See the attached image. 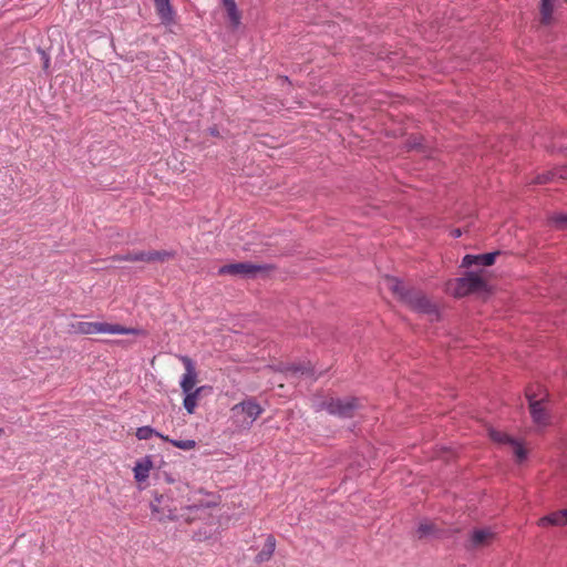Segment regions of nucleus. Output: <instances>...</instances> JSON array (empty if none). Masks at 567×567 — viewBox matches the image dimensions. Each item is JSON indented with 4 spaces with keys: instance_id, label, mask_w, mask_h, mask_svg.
I'll list each match as a JSON object with an SVG mask.
<instances>
[{
    "instance_id": "f257e3e1",
    "label": "nucleus",
    "mask_w": 567,
    "mask_h": 567,
    "mask_svg": "<svg viewBox=\"0 0 567 567\" xmlns=\"http://www.w3.org/2000/svg\"><path fill=\"white\" fill-rule=\"evenodd\" d=\"M204 507L203 503L193 502L190 497L186 501L184 497L179 501H173L167 495L156 497L151 504L152 512L158 515V519H184L190 522L194 514Z\"/></svg>"
},
{
    "instance_id": "f03ea898",
    "label": "nucleus",
    "mask_w": 567,
    "mask_h": 567,
    "mask_svg": "<svg viewBox=\"0 0 567 567\" xmlns=\"http://www.w3.org/2000/svg\"><path fill=\"white\" fill-rule=\"evenodd\" d=\"M71 329L75 333L81 334H96V333H109V334H140L142 330L136 328H126L121 324H113L107 322H89V321H76L71 324Z\"/></svg>"
},
{
    "instance_id": "7ed1b4c3",
    "label": "nucleus",
    "mask_w": 567,
    "mask_h": 567,
    "mask_svg": "<svg viewBox=\"0 0 567 567\" xmlns=\"http://www.w3.org/2000/svg\"><path fill=\"white\" fill-rule=\"evenodd\" d=\"M486 289V281L480 272L470 271L464 277L450 280L446 284V290L454 297L461 298L472 292Z\"/></svg>"
},
{
    "instance_id": "20e7f679",
    "label": "nucleus",
    "mask_w": 567,
    "mask_h": 567,
    "mask_svg": "<svg viewBox=\"0 0 567 567\" xmlns=\"http://www.w3.org/2000/svg\"><path fill=\"white\" fill-rule=\"evenodd\" d=\"M404 303L419 313L427 315L431 320L439 319L436 303L431 301L421 290L411 288L410 292L405 295Z\"/></svg>"
},
{
    "instance_id": "39448f33",
    "label": "nucleus",
    "mask_w": 567,
    "mask_h": 567,
    "mask_svg": "<svg viewBox=\"0 0 567 567\" xmlns=\"http://www.w3.org/2000/svg\"><path fill=\"white\" fill-rule=\"evenodd\" d=\"M359 406L360 403L358 399L354 398H331L322 403L323 409H326L330 414L339 417H352Z\"/></svg>"
},
{
    "instance_id": "423d86ee",
    "label": "nucleus",
    "mask_w": 567,
    "mask_h": 567,
    "mask_svg": "<svg viewBox=\"0 0 567 567\" xmlns=\"http://www.w3.org/2000/svg\"><path fill=\"white\" fill-rule=\"evenodd\" d=\"M267 270V266L252 262L228 264L219 268V275H229L234 277L252 278L257 274Z\"/></svg>"
},
{
    "instance_id": "0eeeda50",
    "label": "nucleus",
    "mask_w": 567,
    "mask_h": 567,
    "mask_svg": "<svg viewBox=\"0 0 567 567\" xmlns=\"http://www.w3.org/2000/svg\"><path fill=\"white\" fill-rule=\"evenodd\" d=\"M488 435L491 440L496 443L511 445L518 463H522L527 458L526 449L517 440L513 439L508 434L494 429H489Z\"/></svg>"
},
{
    "instance_id": "6e6552de",
    "label": "nucleus",
    "mask_w": 567,
    "mask_h": 567,
    "mask_svg": "<svg viewBox=\"0 0 567 567\" xmlns=\"http://www.w3.org/2000/svg\"><path fill=\"white\" fill-rule=\"evenodd\" d=\"M231 411L237 417L243 414V423L250 425L262 413L264 410L254 400H247L234 405Z\"/></svg>"
},
{
    "instance_id": "1a4fd4ad",
    "label": "nucleus",
    "mask_w": 567,
    "mask_h": 567,
    "mask_svg": "<svg viewBox=\"0 0 567 567\" xmlns=\"http://www.w3.org/2000/svg\"><path fill=\"white\" fill-rule=\"evenodd\" d=\"M526 396L529 401L530 415L534 423L540 426H545L549 423V416L543 406V399L535 400V394L530 390L526 391Z\"/></svg>"
},
{
    "instance_id": "9d476101",
    "label": "nucleus",
    "mask_w": 567,
    "mask_h": 567,
    "mask_svg": "<svg viewBox=\"0 0 567 567\" xmlns=\"http://www.w3.org/2000/svg\"><path fill=\"white\" fill-rule=\"evenodd\" d=\"M179 359L183 362L184 368H185V373L183 374L179 384H181L183 392H188V391L194 390V386L197 381V372L195 369V364L190 358H188L186 355H182Z\"/></svg>"
},
{
    "instance_id": "9b49d317",
    "label": "nucleus",
    "mask_w": 567,
    "mask_h": 567,
    "mask_svg": "<svg viewBox=\"0 0 567 567\" xmlns=\"http://www.w3.org/2000/svg\"><path fill=\"white\" fill-rule=\"evenodd\" d=\"M495 537L491 528L474 529L470 537V548H480L487 546Z\"/></svg>"
},
{
    "instance_id": "f8f14e48",
    "label": "nucleus",
    "mask_w": 567,
    "mask_h": 567,
    "mask_svg": "<svg viewBox=\"0 0 567 567\" xmlns=\"http://www.w3.org/2000/svg\"><path fill=\"white\" fill-rule=\"evenodd\" d=\"M498 251L483 254V255H466L462 260L463 267H471L473 265L491 266L495 262Z\"/></svg>"
},
{
    "instance_id": "ddd939ff",
    "label": "nucleus",
    "mask_w": 567,
    "mask_h": 567,
    "mask_svg": "<svg viewBox=\"0 0 567 567\" xmlns=\"http://www.w3.org/2000/svg\"><path fill=\"white\" fill-rule=\"evenodd\" d=\"M548 525L553 526H565L567 525V508L554 512L549 515L542 517L538 520V526L545 527Z\"/></svg>"
},
{
    "instance_id": "4468645a",
    "label": "nucleus",
    "mask_w": 567,
    "mask_h": 567,
    "mask_svg": "<svg viewBox=\"0 0 567 567\" xmlns=\"http://www.w3.org/2000/svg\"><path fill=\"white\" fill-rule=\"evenodd\" d=\"M416 536L420 539L423 538H437L440 537V529L436 525L427 519L421 520L416 529Z\"/></svg>"
},
{
    "instance_id": "2eb2a0df",
    "label": "nucleus",
    "mask_w": 567,
    "mask_h": 567,
    "mask_svg": "<svg viewBox=\"0 0 567 567\" xmlns=\"http://www.w3.org/2000/svg\"><path fill=\"white\" fill-rule=\"evenodd\" d=\"M384 286L396 295L403 302L405 301V295L410 292V289H405L403 284L395 277L386 276L383 280Z\"/></svg>"
},
{
    "instance_id": "dca6fc26",
    "label": "nucleus",
    "mask_w": 567,
    "mask_h": 567,
    "mask_svg": "<svg viewBox=\"0 0 567 567\" xmlns=\"http://www.w3.org/2000/svg\"><path fill=\"white\" fill-rule=\"evenodd\" d=\"M276 548V539L274 536L269 535L265 542V545L262 549L257 554L256 556V563L262 564L265 561H268Z\"/></svg>"
},
{
    "instance_id": "f3484780",
    "label": "nucleus",
    "mask_w": 567,
    "mask_h": 567,
    "mask_svg": "<svg viewBox=\"0 0 567 567\" xmlns=\"http://www.w3.org/2000/svg\"><path fill=\"white\" fill-rule=\"evenodd\" d=\"M205 386H200V388H197L195 390H192V391H188V392H184L185 393V398H184V408L185 410L189 413V414H193L195 412V409H196V405H197V400L202 393V391H204Z\"/></svg>"
},
{
    "instance_id": "a211bd4d",
    "label": "nucleus",
    "mask_w": 567,
    "mask_h": 567,
    "mask_svg": "<svg viewBox=\"0 0 567 567\" xmlns=\"http://www.w3.org/2000/svg\"><path fill=\"white\" fill-rule=\"evenodd\" d=\"M152 468V461L148 457L136 463L134 466V477L138 482H143L148 477L150 471Z\"/></svg>"
},
{
    "instance_id": "6ab92c4d",
    "label": "nucleus",
    "mask_w": 567,
    "mask_h": 567,
    "mask_svg": "<svg viewBox=\"0 0 567 567\" xmlns=\"http://www.w3.org/2000/svg\"><path fill=\"white\" fill-rule=\"evenodd\" d=\"M223 1V4L227 11V16H228V19L229 21L231 22V24L234 27H238L239 23H240V13L237 9V4L235 2V0H221Z\"/></svg>"
},
{
    "instance_id": "aec40b11",
    "label": "nucleus",
    "mask_w": 567,
    "mask_h": 567,
    "mask_svg": "<svg viewBox=\"0 0 567 567\" xmlns=\"http://www.w3.org/2000/svg\"><path fill=\"white\" fill-rule=\"evenodd\" d=\"M174 254L167 250H150L145 251V262H164L173 258Z\"/></svg>"
},
{
    "instance_id": "412c9836",
    "label": "nucleus",
    "mask_w": 567,
    "mask_h": 567,
    "mask_svg": "<svg viewBox=\"0 0 567 567\" xmlns=\"http://www.w3.org/2000/svg\"><path fill=\"white\" fill-rule=\"evenodd\" d=\"M155 7L159 17L165 21H171L173 18V11L171 8L169 0H155Z\"/></svg>"
},
{
    "instance_id": "4be33fe9",
    "label": "nucleus",
    "mask_w": 567,
    "mask_h": 567,
    "mask_svg": "<svg viewBox=\"0 0 567 567\" xmlns=\"http://www.w3.org/2000/svg\"><path fill=\"white\" fill-rule=\"evenodd\" d=\"M153 435H156V436L161 437L162 440H168V436H165V435L156 432L151 426H142V427H138L137 431H136V437L138 440H148Z\"/></svg>"
},
{
    "instance_id": "5701e85b",
    "label": "nucleus",
    "mask_w": 567,
    "mask_h": 567,
    "mask_svg": "<svg viewBox=\"0 0 567 567\" xmlns=\"http://www.w3.org/2000/svg\"><path fill=\"white\" fill-rule=\"evenodd\" d=\"M554 0H542V7H540V14H542V22L544 24H548L551 19V13L554 10Z\"/></svg>"
},
{
    "instance_id": "b1692460",
    "label": "nucleus",
    "mask_w": 567,
    "mask_h": 567,
    "mask_svg": "<svg viewBox=\"0 0 567 567\" xmlns=\"http://www.w3.org/2000/svg\"><path fill=\"white\" fill-rule=\"evenodd\" d=\"M113 260L117 261H144L145 262V251H134L127 252L125 255H116L113 257Z\"/></svg>"
},
{
    "instance_id": "393cba45",
    "label": "nucleus",
    "mask_w": 567,
    "mask_h": 567,
    "mask_svg": "<svg viewBox=\"0 0 567 567\" xmlns=\"http://www.w3.org/2000/svg\"><path fill=\"white\" fill-rule=\"evenodd\" d=\"M166 441L183 451H190L196 446V442L194 440H172L168 437Z\"/></svg>"
},
{
    "instance_id": "a878e982",
    "label": "nucleus",
    "mask_w": 567,
    "mask_h": 567,
    "mask_svg": "<svg viewBox=\"0 0 567 567\" xmlns=\"http://www.w3.org/2000/svg\"><path fill=\"white\" fill-rule=\"evenodd\" d=\"M550 221L557 227V228H560V229H567V214H563V213H559V214H555L553 215V217L550 218Z\"/></svg>"
},
{
    "instance_id": "bb28decb",
    "label": "nucleus",
    "mask_w": 567,
    "mask_h": 567,
    "mask_svg": "<svg viewBox=\"0 0 567 567\" xmlns=\"http://www.w3.org/2000/svg\"><path fill=\"white\" fill-rule=\"evenodd\" d=\"M551 173H555V168L553 171H549L543 175H538L536 177V183L537 184H545V183H548V182H551V181H555L556 179V175H553Z\"/></svg>"
},
{
    "instance_id": "cd10ccee",
    "label": "nucleus",
    "mask_w": 567,
    "mask_h": 567,
    "mask_svg": "<svg viewBox=\"0 0 567 567\" xmlns=\"http://www.w3.org/2000/svg\"><path fill=\"white\" fill-rule=\"evenodd\" d=\"M551 173H555V168L553 171H549L543 175H538L536 177V183L537 184H545V183H548V182H551V181H555L556 179V175H553Z\"/></svg>"
},
{
    "instance_id": "c85d7f7f",
    "label": "nucleus",
    "mask_w": 567,
    "mask_h": 567,
    "mask_svg": "<svg viewBox=\"0 0 567 567\" xmlns=\"http://www.w3.org/2000/svg\"><path fill=\"white\" fill-rule=\"evenodd\" d=\"M293 373L312 374V370L303 364L293 365L290 369Z\"/></svg>"
},
{
    "instance_id": "c756f323",
    "label": "nucleus",
    "mask_w": 567,
    "mask_h": 567,
    "mask_svg": "<svg viewBox=\"0 0 567 567\" xmlns=\"http://www.w3.org/2000/svg\"><path fill=\"white\" fill-rule=\"evenodd\" d=\"M551 174L556 175V179H567V166L556 167Z\"/></svg>"
},
{
    "instance_id": "7c9ffc66",
    "label": "nucleus",
    "mask_w": 567,
    "mask_h": 567,
    "mask_svg": "<svg viewBox=\"0 0 567 567\" xmlns=\"http://www.w3.org/2000/svg\"><path fill=\"white\" fill-rule=\"evenodd\" d=\"M41 53V58H42V61H43V69L44 70H48L49 66H50V58L49 55L44 52V51H40Z\"/></svg>"
},
{
    "instance_id": "2f4dec72",
    "label": "nucleus",
    "mask_w": 567,
    "mask_h": 567,
    "mask_svg": "<svg viewBox=\"0 0 567 567\" xmlns=\"http://www.w3.org/2000/svg\"><path fill=\"white\" fill-rule=\"evenodd\" d=\"M452 234L454 237H460L462 235L460 229H454Z\"/></svg>"
},
{
    "instance_id": "473e14b6",
    "label": "nucleus",
    "mask_w": 567,
    "mask_h": 567,
    "mask_svg": "<svg viewBox=\"0 0 567 567\" xmlns=\"http://www.w3.org/2000/svg\"><path fill=\"white\" fill-rule=\"evenodd\" d=\"M417 147H421L420 142H414L413 144H411V148H417Z\"/></svg>"
},
{
    "instance_id": "72a5a7b5",
    "label": "nucleus",
    "mask_w": 567,
    "mask_h": 567,
    "mask_svg": "<svg viewBox=\"0 0 567 567\" xmlns=\"http://www.w3.org/2000/svg\"><path fill=\"white\" fill-rule=\"evenodd\" d=\"M3 434H4V430L2 427H0V439L2 437Z\"/></svg>"
}]
</instances>
